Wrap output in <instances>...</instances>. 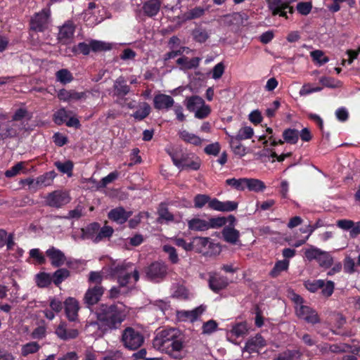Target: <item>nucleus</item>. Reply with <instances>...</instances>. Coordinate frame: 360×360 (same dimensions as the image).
<instances>
[{
  "label": "nucleus",
  "mask_w": 360,
  "mask_h": 360,
  "mask_svg": "<svg viewBox=\"0 0 360 360\" xmlns=\"http://www.w3.org/2000/svg\"><path fill=\"white\" fill-rule=\"evenodd\" d=\"M193 202L195 208H202L207 203L209 208L220 212L233 211L237 209L238 205V202L235 201L221 202L217 198L211 199L209 195L205 194L196 195Z\"/></svg>",
  "instance_id": "3"
},
{
  "label": "nucleus",
  "mask_w": 360,
  "mask_h": 360,
  "mask_svg": "<svg viewBox=\"0 0 360 360\" xmlns=\"http://www.w3.org/2000/svg\"><path fill=\"white\" fill-rule=\"evenodd\" d=\"M168 266L165 263L155 262L148 266L146 273L150 280L159 282L165 278Z\"/></svg>",
  "instance_id": "10"
},
{
  "label": "nucleus",
  "mask_w": 360,
  "mask_h": 360,
  "mask_svg": "<svg viewBox=\"0 0 360 360\" xmlns=\"http://www.w3.org/2000/svg\"><path fill=\"white\" fill-rule=\"evenodd\" d=\"M103 293V288L101 285L89 288L84 295V302L89 306L97 303Z\"/></svg>",
  "instance_id": "20"
},
{
  "label": "nucleus",
  "mask_w": 360,
  "mask_h": 360,
  "mask_svg": "<svg viewBox=\"0 0 360 360\" xmlns=\"http://www.w3.org/2000/svg\"><path fill=\"white\" fill-rule=\"evenodd\" d=\"M247 332V324L243 322L237 323L231 329V333L236 337L243 336Z\"/></svg>",
  "instance_id": "59"
},
{
  "label": "nucleus",
  "mask_w": 360,
  "mask_h": 360,
  "mask_svg": "<svg viewBox=\"0 0 360 360\" xmlns=\"http://www.w3.org/2000/svg\"><path fill=\"white\" fill-rule=\"evenodd\" d=\"M158 221L160 223H162L163 221L167 222L172 221L174 219V215L169 212L167 207L163 203L160 205L158 208Z\"/></svg>",
  "instance_id": "37"
},
{
  "label": "nucleus",
  "mask_w": 360,
  "mask_h": 360,
  "mask_svg": "<svg viewBox=\"0 0 360 360\" xmlns=\"http://www.w3.org/2000/svg\"><path fill=\"white\" fill-rule=\"evenodd\" d=\"M289 265V262L287 260L278 261L276 263L274 269L271 271V275L273 277H276L281 271L287 270Z\"/></svg>",
  "instance_id": "53"
},
{
  "label": "nucleus",
  "mask_w": 360,
  "mask_h": 360,
  "mask_svg": "<svg viewBox=\"0 0 360 360\" xmlns=\"http://www.w3.org/2000/svg\"><path fill=\"white\" fill-rule=\"evenodd\" d=\"M180 139L186 143L193 144L194 146H200L202 140L197 135L190 133L186 130H181L179 132Z\"/></svg>",
  "instance_id": "31"
},
{
  "label": "nucleus",
  "mask_w": 360,
  "mask_h": 360,
  "mask_svg": "<svg viewBox=\"0 0 360 360\" xmlns=\"http://www.w3.org/2000/svg\"><path fill=\"white\" fill-rule=\"evenodd\" d=\"M310 56L313 60L319 65H322L329 61L328 57L326 56L321 50L313 51L310 53Z\"/></svg>",
  "instance_id": "50"
},
{
  "label": "nucleus",
  "mask_w": 360,
  "mask_h": 360,
  "mask_svg": "<svg viewBox=\"0 0 360 360\" xmlns=\"http://www.w3.org/2000/svg\"><path fill=\"white\" fill-rule=\"evenodd\" d=\"M120 341L124 348L134 351L143 345L144 336L140 330L132 327H127L122 332Z\"/></svg>",
  "instance_id": "6"
},
{
  "label": "nucleus",
  "mask_w": 360,
  "mask_h": 360,
  "mask_svg": "<svg viewBox=\"0 0 360 360\" xmlns=\"http://www.w3.org/2000/svg\"><path fill=\"white\" fill-rule=\"evenodd\" d=\"M52 281V276L49 274L44 272L37 274L35 277L36 283L39 288L48 287Z\"/></svg>",
  "instance_id": "39"
},
{
  "label": "nucleus",
  "mask_w": 360,
  "mask_h": 360,
  "mask_svg": "<svg viewBox=\"0 0 360 360\" xmlns=\"http://www.w3.org/2000/svg\"><path fill=\"white\" fill-rule=\"evenodd\" d=\"M228 222H230L229 216L228 217H211L208 219L209 229L221 228L226 225Z\"/></svg>",
  "instance_id": "42"
},
{
  "label": "nucleus",
  "mask_w": 360,
  "mask_h": 360,
  "mask_svg": "<svg viewBox=\"0 0 360 360\" xmlns=\"http://www.w3.org/2000/svg\"><path fill=\"white\" fill-rule=\"evenodd\" d=\"M46 254L51 260V264L55 267L63 265L65 262V256L64 253L54 247L49 248Z\"/></svg>",
  "instance_id": "19"
},
{
  "label": "nucleus",
  "mask_w": 360,
  "mask_h": 360,
  "mask_svg": "<svg viewBox=\"0 0 360 360\" xmlns=\"http://www.w3.org/2000/svg\"><path fill=\"white\" fill-rule=\"evenodd\" d=\"M204 13L205 10L202 8L195 7L186 12L184 15V18L186 20H190L199 18L202 16Z\"/></svg>",
  "instance_id": "49"
},
{
  "label": "nucleus",
  "mask_w": 360,
  "mask_h": 360,
  "mask_svg": "<svg viewBox=\"0 0 360 360\" xmlns=\"http://www.w3.org/2000/svg\"><path fill=\"white\" fill-rule=\"evenodd\" d=\"M356 264L354 262V260L349 256H347L344 259V271L345 273L349 274H352L354 272H356V268H355Z\"/></svg>",
  "instance_id": "56"
},
{
  "label": "nucleus",
  "mask_w": 360,
  "mask_h": 360,
  "mask_svg": "<svg viewBox=\"0 0 360 360\" xmlns=\"http://www.w3.org/2000/svg\"><path fill=\"white\" fill-rule=\"evenodd\" d=\"M321 289L323 296L329 297L334 292L335 283L332 281H327L325 282L323 280V286Z\"/></svg>",
  "instance_id": "57"
},
{
  "label": "nucleus",
  "mask_w": 360,
  "mask_h": 360,
  "mask_svg": "<svg viewBox=\"0 0 360 360\" xmlns=\"http://www.w3.org/2000/svg\"><path fill=\"white\" fill-rule=\"evenodd\" d=\"M320 83L326 87L335 89L340 86V82L331 78L327 77H323L319 79Z\"/></svg>",
  "instance_id": "61"
},
{
  "label": "nucleus",
  "mask_w": 360,
  "mask_h": 360,
  "mask_svg": "<svg viewBox=\"0 0 360 360\" xmlns=\"http://www.w3.org/2000/svg\"><path fill=\"white\" fill-rule=\"evenodd\" d=\"M297 0H272L269 2V8L271 11L272 15L285 17L288 18L287 11L288 10L290 13H293V7L290 6V4L296 1Z\"/></svg>",
  "instance_id": "9"
},
{
  "label": "nucleus",
  "mask_w": 360,
  "mask_h": 360,
  "mask_svg": "<svg viewBox=\"0 0 360 360\" xmlns=\"http://www.w3.org/2000/svg\"><path fill=\"white\" fill-rule=\"evenodd\" d=\"M71 198L67 191H54L45 197V203L47 206L54 208H60L70 202Z\"/></svg>",
  "instance_id": "8"
},
{
  "label": "nucleus",
  "mask_w": 360,
  "mask_h": 360,
  "mask_svg": "<svg viewBox=\"0 0 360 360\" xmlns=\"http://www.w3.org/2000/svg\"><path fill=\"white\" fill-rule=\"evenodd\" d=\"M284 140L291 144H295L299 139V131L296 129H288L283 133Z\"/></svg>",
  "instance_id": "47"
},
{
  "label": "nucleus",
  "mask_w": 360,
  "mask_h": 360,
  "mask_svg": "<svg viewBox=\"0 0 360 360\" xmlns=\"http://www.w3.org/2000/svg\"><path fill=\"white\" fill-rule=\"evenodd\" d=\"M153 347L173 359H181L186 354V337L176 328H164L155 333Z\"/></svg>",
  "instance_id": "1"
},
{
  "label": "nucleus",
  "mask_w": 360,
  "mask_h": 360,
  "mask_svg": "<svg viewBox=\"0 0 360 360\" xmlns=\"http://www.w3.org/2000/svg\"><path fill=\"white\" fill-rule=\"evenodd\" d=\"M188 228L193 231H205L209 230L208 220L200 217H194L188 220Z\"/></svg>",
  "instance_id": "25"
},
{
  "label": "nucleus",
  "mask_w": 360,
  "mask_h": 360,
  "mask_svg": "<svg viewBox=\"0 0 360 360\" xmlns=\"http://www.w3.org/2000/svg\"><path fill=\"white\" fill-rule=\"evenodd\" d=\"M201 60V58L199 57H195L192 59H188V57H181L177 59L176 63L181 65V69L182 70H191L193 68H196Z\"/></svg>",
  "instance_id": "27"
},
{
  "label": "nucleus",
  "mask_w": 360,
  "mask_h": 360,
  "mask_svg": "<svg viewBox=\"0 0 360 360\" xmlns=\"http://www.w3.org/2000/svg\"><path fill=\"white\" fill-rule=\"evenodd\" d=\"M245 188L250 191L260 192L266 188V186L263 181L257 179L246 178Z\"/></svg>",
  "instance_id": "33"
},
{
  "label": "nucleus",
  "mask_w": 360,
  "mask_h": 360,
  "mask_svg": "<svg viewBox=\"0 0 360 360\" xmlns=\"http://www.w3.org/2000/svg\"><path fill=\"white\" fill-rule=\"evenodd\" d=\"M64 305L68 319L70 321H76L79 309L78 302L75 298L69 297L65 301Z\"/></svg>",
  "instance_id": "21"
},
{
  "label": "nucleus",
  "mask_w": 360,
  "mask_h": 360,
  "mask_svg": "<svg viewBox=\"0 0 360 360\" xmlns=\"http://www.w3.org/2000/svg\"><path fill=\"white\" fill-rule=\"evenodd\" d=\"M49 17L50 11L49 9L42 10L41 12L35 14L31 20V29L37 32H43L48 27Z\"/></svg>",
  "instance_id": "12"
},
{
  "label": "nucleus",
  "mask_w": 360,
  "mask_h": 360,
  "mask_svg": "<svg viewBox=\"0 0 360 360\" xmlns=\"http://www.w3.org/2000/svg\"><path fill=\"white\" fill-rule=\"evenodd\" d=\"M162 250L165 252H166L168 255L169 259L170 262L173 264L178 263L179 259L178 254L176 252V249L169 245H165L162 247Z\"/></svg>",
  "instance_id": "52"
},
{
  "label": "nucleus",
  "mask_w": 360,
  "mask_h": 360,
  "mask_svg": "<svg viewBox=\"0 0 360 360\" xmlns=\"http://www.w3.org/2000/svg\"><path fill=\"white\" fill-rule=\"evenodd\" d=\"M204 103V100L198 96H193L186 99V106L191 112L196 111Z\"/></svg>",
  "instance_id": "32"
},
{
  "label": "nucleus",
  "mask_w": 360,
  "mask_h": 360,
  "mask_svg": "<svg viewBox=\"0 0 360 360\" xmlns=\"http://www.w3.org/2000/svg\"><path fill=\"white\" fill-rule=\"evenodd\" d=\"M119 172L117 171L112 172L110 173L106 176L103 177L101 181L100 184L98 186V188H105L106 186L112 182H113L115 180H116L118 178Z\"/></svg>",
  "instance_id": "58"
},
{
  "label": "nucleus",
  "mask_w": 360,
  "mask_h": 360,
  "mask_svg": "<svg viewBox=\"0 0 360 360\" xmlns=\"http://www.w3.org/2000/svg\"><path fill=\"white\" fill-rule=\"evenodd\" d=\"M90 46L91 51L94 52L108 51L112 48L111 45L108 43L94 39L90 40Z\"/></svg>",
  "instance_id": "44"
},
{
  "label": "nucleus",
  "mask_w": 360,
  "mask_h": 360,
  "mask_svg": "<svg viewBox=\"0 0 360 360\" xmlns=\"http://www.w3.org/2000/svg\"><path fill=\"white\" fill-rule=\"evenodd\" d=\"M297 316L306 321L307 323L315 324L320 321L318 314L312 308L307 305L295 307Z\"/></svg>",
  "instance_id": "13"
},
{
  "label": "nucleus",
  "mask_w": 360,
  "mask_h": 360,
  "mask_svg": "<svg viewBox=\"0 0 360 360\" xmlns=\"http://www.w3.org/2000/svg\"><path fill=\"white\" fill-rule=\"evenodd\" d=\"M303 251L307 260L309 262L316 260L321 268L329 269L333 264V257L330 252L314 245H309Z\"/></svg>",
  "instance_id": "5"
},
{
  "label": "nucleus",
  "mask_w": 360,
  "mask_h": 360,
  "mask_svg": "<svg viewBox=\"0 0 360 360\" xmlns=\"http://www.w3.org/2000/svg\"><path fill=\"white\" fill-rule=\"evenodd\" d=\"M55 333L56 335L63 340L75 339L79 335L78 330L75 328H69L65 322H60L56 328Z\"/></svg>",
  "instance_id": "15"
},
{
  "label": "nucleus",
  "mask_w": 360,
  "mask_h": 360,
  "mask_svg": "<svg viewBox=\"0 0 360 360\" xmlns=\"http://www.w3.org/2000/svg\"><path fill=\"white\" fill-rule=\"evenodd\" d=\"M266 345V341L263 337L257 334L249 339L245 346V349L250 353L257 352L259 349Z\"/></svg>",
  "instance_id": "24"
},
{
  "label": "nucleus",
  "mask_w": 360,
  "mask_h": 360,
  "mask_svg": "<svg viewBox=\"0 0 360 360\" xmlns=\"http://www.w3.org/2000/svg\"><path fill=\"white\" fill-rule=\"evenodd\" d=\"M226 184L236 190L244 191L245 189L246 178L228 179L226 180Z\"/></svg>",
  "instance_id": "48"
},
{
  "label": "nucleus",
  "mask_w": 360,
  "mask_h": 360,
  "mask_svg": "<svg viewBox=\"0 0 360 360\" xmlns=\"http://www.w3.org/2000/svg\"><path fill=\"white\" fill-rule=\"evenodd\" d=\"M58 97L60 100L63 101H77L86 99V92H78L75 90L61 89L58 94Z\"/></svg>",
  "instance_id": "17"
},
{
  "label": "nucleus",
  "mask_w": 360,
  "mask_h": 360,
  "mask_svg": "<svg viewBox=\"0 0 360 360\" xmlns=\"http://www.w3.org/2000/svg\"><path fill=\"white\" fill-rule=\"evenodd\" d=\"M103 360H123L122 352L120 350L108 351L103 357Z\"/></svg>",
  "instance_id": "64"
},
{
  "label": "nucleus",
  "mask_w": 360,
  "mask_h": 360,
  "mask_svg": "<svg viewBox=\"0 0 360 360\" xmlns=\"http://www.w3.org/2000/svg\"><path fill=\"white\" fill-rule=\"evenodd\" d=\"M302 354L299 349H285L273 360H300Z\"/></svg>",
  "instance_id": "30"
},
{
  "label": "nucleus",
  "mask_w": 360,
  "mask_h": 360,
  "mask_svg": "<svg viewBox=\"0 0 360 360\" xmlns=\"http://www.w3.org/2000/svg\"><path fill=\"white\" fill-rule=\"evenodd\" d=\"M15 127V124L12 122L0 123V138L5 139L15 136L18 134V131Z\"/></svg>",
  "instance_id": "26"
},
{
  "label": "nucleus",
  "mask_w": 360,
  "mask_h": 360,
  "mask_svg": "<svg viewBox=\"0 0 360 360\" xmlns=\"http://www.w3.org/2000/svg\"><path fill=\"white\" fill-rule=\"evenodd\" d=\"M113 87L118 96L127 95L130 91L129 86L126 84V82L122 77H120L115 80Z\"/></svg>",
  "instance_id": "34"
},
{
  "label": "nucleus",
  "mask_w": 360,
  "mask_h": 360,
  "mask_svg": "<svg viewBox=\"0 0 360 360\" xmlns=\"http://www.w3.org/2000/svg\"><path fill=\"white\" fill-rule=\"evenodd\" d=\"M112 271L117 276L120 287H124L129 284H134L139 278V271L133 268V265L131 263L115 266Z\"/></svg>",
  "instance_id": "4"
},
{
  "label": "nucleus",
  "mask_w": 360,
  "mask_h": 360,
  "mask_svg": "<svg viewBox=\"0 0 360 360\" xmlns=\"http://www.w3.org/2000/svg\"><path fill=\"white\" fill-rule=\"evenodd\" d=\"M240 141L241 140L235 136H230L229 143L233 152L237 155L243 156L245 154V148L241 145Z\"/></svg>",
  "instance_id": "41"
},
{
  "label": "nucleus",
  "mask_w": 360,
  "mask_h": 360,
  "mask_svg": "<svg viewBox=\"0 0 360 360\" xmlns=\"http://www.w3.org/2000/svg\"><path fill=\"white\" fill-rule=\"evenodd\" d=\"M212 250L211 253L218 254L221 249L218 243H213L207 237H194L191 241V251L197 252L209 253L208 250Z\"/></svg>",
  "instance_id": "7"
},
{
  "label": "nucleus",
  "mask_w": 360,
  "mask_h": 360,
  "mask_svg": "<svg viewBox=\"0 0 360 360\" xmlns=\"http://www.w3.org/2000/svg\"><path fill=\"white\" fill-rule=\"evenodd\" d=\"M304 285L311 292H316L323 286V280H308L304 282Z\"/></svg>",
  "instance_id": "51"
},
{
  "label": "nucleus",
  "mask_w": 360,
  "mask_h": 360,
  "mask_svg": "<svg viewBox=\"0 0 360 360\" xmlns=\"http://www.w3.org/2000/svg\"><path fill=\"white\" fill-rule=\"evenodd\" d=\"M96 321H88L87 328H95L103 333L108 330L117 329L125 319V314L116 305L100 304L96 309Z\"/></svg>",
  "instance_id": "2"
},
{
  "label": "nucleus",
  "mask_w": 360,
  "mask_h": 360,
  "mask_svg": "<svg viewBox=\"0 0 360 360\" xmlns=\"http://www.w3.org/2000/svg\"><path fill=\"white\" fill-rule=\"evenodd\" d=\"M160 6V0H149L144 4L143 9L148 16L153 17L158 13Z\"/></svg>",
  "instance_id": "29"
},
{
  "label": "nucleus",
  "mask_w": 360,
  "mask_h": 360,
  "mask_svg": "<svg viewBox=\"0 0 360 360\" xmlns=\"http://www.w3.org/2000/svg\"><path fill=\"white\" fill-rule=\"evenodd\" d=\"M99 229L100 225L98 223H91L86 228L82 229L81 238L83 240L90 239L94 242V238L98 234Z\"/></svg>",
  "instance_id": "28"
},
{
  "label": "nucleus",
  "mask_w": 360,
  "mask_h": 360,
  "mask_svg": "<svg viewBox=\"0 0 360 360\" xmlns=\"http://www.w3.org/2000/svg\"><path fill=\"white\" fill-rule=\"evenodd\" d=\"M41 346L37 342H30L23 345L21 347V354L23 356H27L29 354L37 353Z\"/></svg>",
  "instance_id": "40"
},
{
  "label": "nucleus",
  "mask_w": 360,
  "mask_h": 360,
  "mask_svg": "<svg viewBox=\"0 0 360 360\" xmlns=\"http://www.w3.org/2000/svg\"><path fill=\"white\" fill-rule=\"evenodd\" d=\"M69 276L70 271L67 269H59L52 276L53 282L55 285H58Z\"/></svg>",
  "instance_id": "45"
},
{
  "label": "nucleus",
  "mask_w": 360,
  "mask_h": 360,
  "mask_svg": "<svg viewBox=\"0 0 360 360\" xmlns=\"http://www.w3.org/2000/svg\"><path fill=\"white\" fill-rule=\"evenodd\" d=\"M172 160L174 164L181 169L198 170L200 167V161L198 158L192 159L186 155H183L180 159L172 158Z\"/></svg>",
  "instance_id": "14"
},
{
  "label": "nucleus",
  "mask_w": 360,
  "mask_h": 360,
  "mask_svg": "<svg viewBox=\"0 0 360 360\" xmlns=\"http://www.w3.org/2000/svg\"><path fill=\"white\" fill-rule=\"evenodd\" d=\"M322 88L320 86L313 87L310 84H304L300 90V95L301 96H307L314 92L321 91Z\"/></svg>",
  "instance_id": "62"
},
{
  "label": "nucleus",
  "mask_w": 360,
  "mask_h": 360,
  "mask_svg": "<svg viewBox=\"0 0 360 360\" xmlns=\"http://www.w3.org/2000/svg\"><path fill=\"white\" fill-rule=\"evenodd\" d=\"M74 32V24L70 21H68L59 28L58 39L63 44H67L72 38Z\"/></svg>",
  "instance_id": "18"
},
{
  "label": "nucleus",
  "mask_w": 360,
  "mask_h": 360,
  "mask_svg": "<svg viewBox=\"0 0 360 360\" xmlns=\"http://www.w3.org/2000/svg\"><path fill=\"white\" fill-rule=\"evenodd\" d=\"M56 77L57 81L63 84L71 82L73 80L72 73L68 69H61L56 72Z\"/></svg>",
  "instance_id": "43"
},
{
  "label": "nucleus",
  "mask_w": 360,
  "mask_h": 360,
  "mask_svg": "<svg viewBox=\"0 0 360 360\" xmlns=\"http://www.w3.org/2000/svg\"><path fill=\"white\" fill-rule=\"evenodd\" d=\"M25 164L24 162H18L11 169L6 171L5 176L8 178H11L18 175L25 168Z\"/></svg>",
  "instance_id": "55"
},
{
  "label": "nucleus",
  "mask_w": 360,
  "mask_h": 360,
  "mask_svg": "<svg viewBox=\"0 0 360 360\" xmlns=\"http://www.w3.org/2000/svg\"><path fill=\"white\" fill-rule=\"evenodd\" d=\"M55 177L56 173L53 171L41 175L37 178V186H38V188L41 186H48L51 184Z\"/></svg>",
  "instance_id": "38"
},
{
  "label": "nucleus",
  "mask_w": 360,
  "mask_h": 360,
  "mask_svg": "<svg viewBox=\"0 0 360 360\" xmlns=\"http://www.w3.org/2000/svg\"><path fill=\"white\" fill-rule=\"evenodd\" d=\"M297 10L302 15H308L312 8V4L310 1L300 2L297 4Z\"/></svg>",
  "instance_id": "60"
},
{
  "label": "nucleus",
  "mask_w": 360,
  "mask_h": 360,
  "mask_svg": "<svg viewBox=\"0 0 360 360\" xmlns=\"http://www.w3.org/2000/svg\"><path fill=\"white\" fill-rule=\"evenodd\" d=\"M154 107L158 110H169L174 103L173 98L166 94H158L153 99Z\"/></svg>",
  "instance_id": "23"
},
{
  "label": "nucleus",
  "mask_w": 360,
  "mask_h": 360,
  "mask_svg": "<svg viewBox=\"0 0 360 360\" xmlns=\"http://www.w3.org/2000/svg\"><path fill=\"white\" fill-rule=\"evenodd\" d=\"M229 220V225L225 226L222 230V237L226 242L236 245L239 241L240 232L234 228V224L236 221L235 217L230 215Z\"/></svg>",
  "instance_id": "11"
},
{
  "label": "nucleus",
  "mask_w": 360,
  "mask_h": 360,
  "mask_svg": "<svg viewBox=\"0 0 360 360\" xmlns=\"http://www.w3.org/2000/svg\"><path fill=\"white\" fill-rule=\"evenodd\" d=\"M209 287L214 292H219L228 285L226 277L219 276L216 274L210 275L209 281Z\"/></svg>",
  "instance_id": "22"
},
{
  "label": "nucleus",
  "mask_w": 360,
  "mask_h": 360,
  "mask_svg": "<svg viewBox=\"0 0 360 360\" xmlns=\"http://www.w3.org/2000/svg\"><path fill=\"white\" fill-rule=\"evenodd\" d=\"M55 167L63 174H67L68 176H72L73 169V162L70 160H67L64 162L56 161L54 162Z\"/></svg>",
  "instance_id": "36"
},
{
  "label": "nucleus",
  "mask_w": 360,
  "mask_h": 360,
  "mask_svg": "<svg viewBox=\"0 0 360 360\" xmlns=\"http://www.w3.org/2000/svg\"><path fill=\"white\" fill-rule=\"evenodd\" d=\"M132 215V212L126 211L122 207H117L111 210L108 214V218L119 224L125 223Z\"/></svg>",
  "instance_id": "16"
},
{
  "label": "nucleus",
  "mask_w": 360,
  "mask_h": 360,
  "mask_svg": "<svg viewBox=\"0 0 360 360\" xmlns=\"http://www.w3.org/2000/svg\"><path fill=\"white\" fill-rule=\"evenodd\" d=\"M68 118V115L66 110L64 108L58 110L54 114V122L57 124H61L62 123L66 122Z\"/></svg>",
  "instance_id": "63"
},
{
  "label": "nucleus",
  "mask_w": 360,
  "mask_h": 360,
  "mask_svg": "<svg viewBox=\"0 0 360 360\" xmlns=\"http://www.w3.org/2000/svg\"><path fill=\"white\" fill-rule=\"evenodd\" d=\"M150 112V107L149 104L144 102L140 105V108L137 110L134 114L133 117L139 120H142L146 118Z\"/></svg>",
  "instance_id": "46"
},
{
  "label": "nucleus",
  "mask_w": 360,
  "mask_h": 360,
  "mask_svg": "<svg viewBox=\"0 0 360 360\" xmlns=\"http://www.w3.org/2000/svg\"><path fill=\"white\" fill-rule=\"evenodd\" d=\"M113 232L114 230L111 226H104L102 228L100 227L98 234L94 238V243H98L106 238H109Z\"/></svg>",
  "instance_id": "35"
},
{
  "label": "nucleus",
  "mask_w": 360,
  "mask_h": 360,
  "mask_svg": "<svg viewBox=\"0 0 360 360\" xmlns=\"http://www.w3.org/2000/svg\"><path fill=\"white\" fill-rule=\"evenodd\" d=\"M253 134H254L253 129L250 127L245 126V127H241L238 130L237 134L235 136L240 140H244V139H248L252 138V136H253Z\"/></svg>",
  "instance_id": "54"
}]
</instances>
